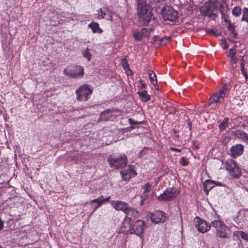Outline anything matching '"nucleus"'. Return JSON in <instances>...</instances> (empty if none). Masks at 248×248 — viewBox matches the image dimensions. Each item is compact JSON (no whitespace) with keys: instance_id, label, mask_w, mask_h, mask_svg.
<instances>
[{"instance_id":"1","label":"nucleus","mask_w":248,"mask_h":248,"mask_svg":"<svg viewBox=\"0 0 248 248\" xmlns=\"http://www.w3.org/2000/svg\"><path fill=\"white\" fill-rule=\"evenodd\" d=\"M139 21L142 25H148L153 18L152 8L146 0H136Z\"/></svg>"},{"instance_id":"2","label":"nucleus","mask_w":248,"mask_h":248,"mask_svg":"<svg viewBox=\"0 0 248 248\" xmlns=\"http://www.w3.org/2000/svg\"><path fill=\"white\" fill-rule=\"evenodd\" d=\"M211 220V225L216 229V235L220 238H229V227L225 223L221 221L219 216L216 213L212 214L208 217Z\"/></svg>"},{"instance_id":"3","label":"nucleus","mask_w":248,"mask_h":248,"mask_svg":"<svg viewBox=\"0 0 248 248\" xmlns=\"http://www.w3.org/2000/svg\"><path fill=\"white\" fill-rule=\"evenodd\" d=\"M93 92L92 87L85 84L79 86L75 91L76 99L78 102H85L89 100Z\"/></svg>"},{"instance_id":"4","label":"nucleus","mask_w":248,"mask_h":248,"mask_svg":"<svg viewBox=\"0 0 248 248\" xmlns=\"http://www.w3.org/2000/svg\"><path fill=\"white\" fill-rule=\"evenodd\" d=\"M228 85L224 83L209 98L208 104L210 105L212 104H220L222 103L224 99L228 92Z\"/></svg>"},{"instance_id":"5","label":"nucleus","mask_w":248,"mask_h":248,"mask_svg":"<svg viewBox=\"0 0 248 248\" xmlns=\"http://www.w3.org/2000/svg\"><path fill=\"white\" fill-rule=\"evenodd\" d=\"M107 161L111 168L118 169L125 166L127 164V158L124 154L121 155L112 154L108 156Z\"/></svg>"},{"instance_id":"6","label":"nucleus","mask_w":248,"mask_h":248,"mask_svg":"<svg viewBox=\"0 0 248 248\" xmlns=\"http://www.w3.org/2000/svg\"><path fill=\"white\" fill-rule=\"evenodd\" d=\"M63 74L69 78H78L84 76V70L81 65H69L64 69Z\"/></svg>"},{"instance_id":"7","label":"nucleus","mask_w":248,"mask_h":248,"mask_svg":"<svg viewBox=\"0 0 248 248\" xmlns=\"http://www.w3.org/2000/svg\"><path fill=\"white\" fill-rule=\"evenodd\" d=\"M226 169L230 175L233 178H237L241 175V169L237 163L232 159H228L225 164Z\"/></svg>"},{"instance_id":"8","label":"nucleus","mask_w":248,"mask_h":248,"mask_svg":"<svg viewBox=\"0 0 248 248\" xmlns=\"http://www.w3.org/2000/svg\"><path fill=\"white\" fill-rule=\"evenodd\" d=\"M217 8V6L215 3L211 0H209L204 3L200 10L202 15L212 18L213 16H215L214 12Z\"/></svg>"},{"instance_id":"9","label":"nucleus","mask_w":248,"mask_h":248,"mask_svg":"<svg viewBox=\"0 0 248 248\" xmlns=\"http://www.w3.org/2000/svg\"><path fill=\"white\" fill-rule=\"evenodd\" d=\"M179 193V192L174 187L167 188L157 199L160 201H170L176 198Z\"/></svg>"},{"instance_id":"10","label":"nucleus","mask_w":248,"mask_h":248,"mask_svg":"<svg viewBox=\"0 0 248 248\" xmlns=\"http://www.w3.org/2000/svg\"><path fill=\"white\" fill-rule=\"evenodd\" d=\"M162 15L164 20L174 21L178 18L177 11L169 6L163 8L162 10Z\"/></svg>"},{"instance_id":"11","label":"nucleus","mask_w":248,"mask_h":248,"mask_svg":"<svg viewBox=\"0 0 248 248\" xmlns=\"http://www.w3.org/2000/svg\"><path fill=\"white\" fill-rule=\"evenodd\" d=\"M145 226V223L144 221L138 220L133 223L132 227H130L129 230V233L130 234H135L138 236L141 237L143 233Z\"/></svg>"},{"instance_id":"12","label":"nucleus","mask_w":248,"mask_h":248,"mask_svg":"<svg viewBox=\"0 0 248 248\" xmlns=\"http://www.w3.org/2000/svg\"><path fill=\"white\" fill-rule=\"evenodd\" d=\"M150 217L153 222L157 224L164 222L166 220V216L164 212L157 210L151 213Z\"/></svg>"},{"instance_id":"13","label":"nucleus","mask_w":248,"mask_h":248,"mask_svg":"<svg viewBox=\"0 0 248 248\" xmlns=\"http://www.w3.org/2000/svg\"><path fill=\"white\" fill-rule=\"evenodd\" d=\"M195 220L197 222L195 226L199 232L204 233L210 230L212 226L211 223H207L206 221L201 219L199 217H196Z\"/></svg>"},{"instance_id":"14","label":"nucleus","mask_w":248,"mask_h":248,"mask_svg":"<svg viewBox=\"0 0 248 248\" xmlns=\"http://www.w3.org/2000/svg\"><path fill=\"white\" fill-rule=\"evenodd\" d=\"M110 199V196H108L106 198H104L102 195L96 199L91 200L90 202V205L91 208L93 209L92 213L96 211L104 202H108Z\"/></svg>"},{"instance_id":"15","label":"nucleus","mask_w":248,"mask_h":248,"mask_svg":"<svg viewBox=\"0 0 248 248\" xmlns=\"http://www.w3.org/2000/svg\"><path fill=\"white\" fill-rule=\"evenodd\" d=\"M110 203L113 208L116 210L121 211L124 214L129 207V205L127 202L121 201H111Z\"/></svg>"},{"instance_id":"16","label":"nucleus","mask_w":248,"mask_h":248,"mask_svg":"<svg viewBox=\"0 0 248 248\" xmlns=\"http://www.w3.org/2000/svg\"><path fill=\"white\" fill-rule=\"evenodd\" d=\"M244 150V146L241 144H237L232 146L230 149L231 155L233 158H236L241 155Z\"/></svg>"},{"instance_id":"17","label":"nucleus","mask_w":248,"mask_h":248,"mask_svg":"<svg viewBox=\"0 0 248 248\" xmlns=\"http://www.w3.org/2000/svg\"><path fill=\"white\" fill-rule=\"evenodd\" d=\"M122 179L124 181H128L132 177L137 175V172L132 166L121 171Z\"/></svg>"},{"instance_id":"18","label":"nucleus","mask_w":248,"mask_h":248,"mask_svg":"<svg viewBox=\"0 0 248 248\" xmlns=\"http://www.w3.org/2000/svg\"><path fill=\"white\" fill-rule=\"evenodd\" d=\"M232 135L235 136L236 138L240 139L248 144V134L244 131L237 129L232 131Z\"/></svg>"},{"instance_id":"19","label":"nucleus","mask_w":248,"mask_h":248,"mask_svg":"<svg viewBox=\"0 0 248 248\" xmlns=\"http://www.w3.org/2000/svg\"><path fill=\"white\" fill-rule=\"evenodd\" d=\"M125 214H126V217L129 218L131 221L132 219H134L137 217L139 216V213L136 209L129 206L127 208V210H126Z\"/></svg>"},{"instance_id":"20","label":"nucleus","mask_w":248,"mask_h":248,"mask_svg":"<svg viewBox=\"0 0 248 248\" xmlns=\"http://www.w3.org/2000/svg\"><path fill=\"white\" fill-rule=\"evenodd\" d=\"M149 30L150 29L142 28L140 31H135L133 34V37L137 41H140L143 35L149 32Z\"/></svg>"},{"instance_id":"21","label":"nucleus","mask_w":248,"mask_h":248,"mask_svg":"<svg viewBox=\"0 0 248 248\" xmlns=\"http://www.w3.org/2000/svg\"><path fill=\"white\" fill-rule=\"evenodd\" d=\"M111 111L110 109H108L100 113L99 120V121H108L111 117Z\"/></svg>"},{"instance_id":"22","label":"nucleus","mask_w":248,"mask_h":248,"mask_svg":"<svg viewBox=\"0 0 248 248\" xmlns=\"http://www.w3.org/2000/svg\"><path fill=\"white\" fill-rule=\"evenodd\" d=\"M88 27L92 29L93 33H98L101 34L103 32V30L99 27L98 23L92 22L88 25Z\"/></svg>"},{"instance_id":"23","label":"nucleus","mask_w":248,"mask_h":248,"mask_svg":"<svg viewBox=\"0 0 248 248\" xmlns=\"http://www.w3.org/2000/svg\"><path fill=\"white\" fill-rule=\"evenodd\" d=\"M138 94L143 102H146L151 99V96L148 94L147 91L146 90L141 92L139 91Z\"/></svg>"},{"instance_id":"24","label":"nucleus","mask_w":248,"mask_h":248,"mask_svg":"<svg viewBox=\"0 0 248 248\" xmlns=\"http://www.w3.org/2000/svg\"><path fill=\"white\" fill-rule=\"evenodd\" d=\"M147 73L149 77V80L151 84H156L157 80L156 76L155 73L152 70H148Z\"/></svg>"},{"instance_id":"25","label":"nucleus","mask_w":248,"mask_h":248,"mask_svg":"<svg viewBox=\"0 0 248 248\" xmlns=\"http://www.w3.org/2000/svg\"><path fill=\"white\" fill-rule=\"evenodd\" d=\"M229 119L228 118H225L218 125L219 129L220 131L226 130L229 125Z\"/></svg>"},{"instance_id":"26","label":"nucleus","mask_w":248,"mask_h":248,"mask_svg":"<svg viewBox=\"0 0 248 248\" xmlns=\"http://www.w3.org/2000/svg\"><path fill=\"white\" fill-rule=\"evenodd\" d=\"M220 9L219 12L221 15V18L223 20L225 23H227L231 21L230 19L229 16L226 14L225 13V11L223 9H221V8L223 7V5L222 4H220Z\"/></svg>"},{"instance_id":"27","label":"nucleus","mask_w":248,"mask_h":248,"mask_svg":"<svg viewBox=\"0 0 248 248\" xmlns=\"http://www.w3.org/2000/svg\"><path fill=\"white\" fill-rule=\"evenodd\" d=\"M241 8L239 6L234 7L232 11V15L235 17L239 16L241 15Z\"/></svg>"},{"instance_id":"28","label":"nucleus","mask_w":248,"mask_h":248,"mask_svg":"<svg viewBox=\"0 0 248 248\" xmlns=\"http://www.w3.org/2000/svg\"><path fill=\"white\" fill-rule=\"evenodd\" d=\"M240 66H241V73L245 77L246 80L247 81L248 79V75L247 73L245 68V63H244V61L243 59L241 60Z\"/></svg>"},{"instance_id":"29","label":"nucleus","mask_w":248,"mask_h":248,"mask_svg":"<svg viewBox=\"0 0 248 248\" xmlns=\"http://www.w3.org/2000/svg\"><path fill=\"white\" fill-rule=\"evenodd\" d=\"M241 21H246L248 23V8L245 7L243 10V16Z\"/></svg>"},{"instance_id":"30","label":"nucleus","mask_w":248,"mask_h":248,"mask_svg":"<svg viewBox=\"0 0 248 248\" xmlns=\"http://www.w3.org/2000/svg\"><path fill=\"white\" fill-rule=\"evenodd\" d=\"M90 48H86L82 51V55L84 58H86L89 61L91 60V54L90 52Z\"/></svg>"},{"instance_id":"31","label":"nucleus","mask_w":248,"mask_h":248,"mask_svg":"<svg viewBox=\"0 0 248 248\" xmlns=\"http://www.w3.org/2000/svg\"><path fill=\"white\" fill-rule=\"evenodd\" d=\"M82 158V155L80 154H77L76 155L70 156L69 158V161H75V163H78Z\"/></svg>"},{"instance_id":"32","label":"nucleus","mask_w":248,"mask_h":248,"mask_svg":"<svg viewBox=\"0 0 248 248\" xmlns=\"http://www.w3.org/2000/svg\"><path fill=\"white\" fill-rule=\"evenodd\" d=\"M128 122L131 125L129 128H128V131H131V130H133L136 128L135 126H134V124H141V122H137L135 121H134L131 118L128 119Z\"/></svg>"},{"instance_id":"33","label":"nucleus","mask_w":248,"mask_h":248,"mask_svg":"<svg viewBox=\"0 0 248 248\" xmlns=\"http://www.w3.org/2000/svg\"><path fill=\"white\" fill-rule=\"evenodd\" d=\"M179 163L181 166L185 167L188 165L189 161L186 157L183 156L180 158Z\"/></svg>"},{"instance_id":"34","label":"nucleus","mask_w":248,"mask_h":248,"mask_svg":"<svg viewBox=\"0 0 248 248\" xmlns=\"http://www.w3.org/2000/svg\"><path fill=\"white\" fill-rule=\"evenodd\" d=\"M97 16L99 18H104L107 14L105 11H103L101 8L97 11Z\"/></svg>"},{"instance_id":"35","label":"nucleus","mask_w":248,"mask_h":248,"mask_svg":"<svg viewBox=\"0 0 248 248\" xmlns=\"http://www.w3.org/2000/svg\"><path fill=\"white\" fill-rule=\"evenodd\" d=\"M207 32L209 34H212L215 36H218L221 34V33L216 29H212L208 30L207 31Z\"/></svg>"},{"instance_id":"36","label":"nucleus","mask_w":248,"mask_h":248,"mask_svg":"<svg viewBox=\"0 0 248 248\" xmlns=\"http://www.w3.org/2000/svg\"><path fill=\"white\" fill-rule=\"evenodd\" d=\"M226 23L228 24L227 29L230 31V32L233 31V30H235V26L232 23L231 21Z\"/></svg>"},{"instance_id":"37","label":"nucleus","mask_w":248,"mask_h":248,"mask_svg":"<svg viewBox=\"0 0 248 248\" xmlns=\"http://www.w3.org/2000/svg\"><path fill=\"white\" fill-rule=\"evenodd\" d=\"M239 232L240 233L241 237L248 242V234L243 231H240Z\"/></svg>"},{"instance_id":"38","label":"nucleus","mask_w":248,"mask_h":248,"mask_svg":"<svg viewBox=\"0 0 248 248\" xmlns=\"http://www.w3.org/2000/svg\"><path fill=\"white\" fill-rule=\"evenodd\" d=\"M151 188V185L149 184V183H147L145 184V185L143 186V188L144 189V192L147 193L150 191Z\"/></svg>"},{"instance_id":"39","label":"nucleus","mask_w":248,"mask_h":248,"mask_svg":"<svg viewBox=\"0 0 248 248\" xmlns=\"http://www.w3.org/2000/svg\"><path fill=\"white\" fill-rule=\"evenodd\" d=\"M149 148H144L143 149H142L140 153H139V158H141L144 155H145L146 154H147V152H146V150L149 149Z\"/></svg>"},{"instance_id":"40","label":"nucleus","mask_w":248,"mask_h":248,"mask_svg":"<svg viewBox=\"0 0 248 248\" xmlns=\"http://www.w3.org/2000/svg\"><path fill=\"white\" fill-rule=\"evenodd\" d=\"M122 64L123 67V68L124 69H126L128 68H129V66L128 63L127 62L126 60L125 59H124L122 60Z\"/></svg>"},{"instance_id":"41","label":"nucleus","mask_w":248,"mask_h":248,"mask_svg":"<svg viewBox=\"0 0 248 248\" xmlns=\"http://www.w3.org/2000/svg\"><path fill=\"white\" fill-rule=\"evenodd\" d=\"M170 40V37H166L165 38H162L160 40V43L161 44H166L168 43Z\"/></svg>"},{"instance_id":"42","label":"nucleus","mask_w":248,"mask_h":248,"mask_svg":"<svg viewBox=\"0 0 248 248\" xmlns=\"http://www.w3.org/2000/svg\"><path fill=\"white\" fill-rule=\"evenodd\" d=\"M206 185H210V184H216L217 186H221V183L220 182H217V183H216L215 181H213V180H208L206 181Z\"/></svg>"},{"instance_id":"43","label":"nucleus","mask_w":248,"mask_h":248,"mask_svg":"<svg viewBox=\"0 0 248 248\" xmlns=\"http://www.w3.org/2000/svg\"><path fill=\"white\" fill-rule=\"evenodd\" d=\"M230 62L232 64H234L237 62V58L235 55L230 56Z\"/></svg>"},{"instance_id":"44","label":"nucleus","mask_w":248,"mask_h":248,"mask_svg":"<svg viewBox=\"0 0 248 248\" xmlns=\"http://www.w3.org/2000/svg\"><path fill=\"white\" fill-rule=\"evenodd\" d=\"M229 56H234L236 54V50L234 47L230 49L229 51Z\"/></svg>"},{"instance_id":"45","label":"nucleus","mask_w":248,"mask_h":248,"mask_svg":"<svg viewBox=\"0 0 248 248\" xmlns=\"http://www.w3.org/2000/svg\"><path fill=\"white\" fill-rule=\"evenodd\" d=\"M221 46L223 49H226L228 48V46L227 45V42L225 40H223L221 41Z\"/></svg>"},{"instance_id":"46","label":"nucleus","mask_w":248,"mask_h":248,"mask_svg":"<svg viewBox=\"0 0 248 248\" xmlns=\"http://www.w3.org/2000/svg\"><path fill=\"white\" fill-rule=\"evenodd\" d=\"M170 150L172 151L177 152L178 153H180L182 151V150L180 149H178V148L172 147H170Z\"/></svg>"},{"instance_id":"47","label":"nucleus","mask_w":248,"mask_h":248,"mask_svg":"<svg viewBox=\"0 0 248 248\" xmlns=\"http://www.w3.org/2000/svg\"><path fill=\"white\" fill-rule=\"evenodd\" d=\"M230 33L231 34L233 38H236L237 37V33L235 31V30H234L233 31H232L231 32H230Z\"/></svg>"},{"instance_id":"48","label":"nucleus","mask_w":248,"mask_h":248,"mask_svg":"<svg viewBox=\"0 0 248 248\" xmlns=\"http://www.w3.org/2000/svg\"><path fill=\"white\" fill-rule=\"evenodd\" d=\"M239 232H240V231H234L233 233V236L238 237L239 235H240V233Z\"/></svg>"},{"instance_id":"49","label":"nucleus","mask_w":248,"mask_h":248,"mask_svg":"<svg viewBox=\"0 0 248 248\" xmlns=\"http://www.w3.org/2000/svg\"><path fill=\"white\" fill-rule=\"evenodd\" d=\"M153 85H154L155 88L156 90H159V87H158V84H157V81L156 82V83L155 84L154 83V84H153Z\"/></svg>"},{"instance_id":"50","label":"nucleus","mask_w":248,"mask_h":248,"mask_svg":"<svg viewBox=\"0 0 248 248\" xmlns=\"http://www.w3.org/2000/svg\"><path fill=\"white\" fill-rule=\"evenodd\" d=\"M3 228V222L0 219V230Z\"/></svg>"},{"instance_id":"51","label":"nucleus","mask_w":248,"mask_h":248,"mask_svg":"<svg viewBox=\"0 0 248 248\" xmlns=\"http://www.w3.org/2000/svg\"><path fill=\"white\" fill-rule=\"evenodd\" d=\"M140 85H141V88L143 89H144L147 87V85L145 82H144L143 83H142Z\"/></svg>"},{"instance_id":"52","label":"nucleus","mask_w":248,"mask_h":248,"mask_svg":"<svg viewBox=\"0 0 248 248\" xmlns=\"http://www.w3.org/2000/svg\"><path fill=\"white\" fill-rule=\"evenodd\" d=\"M139 82H140V85H141L142 83H143L144 82L143 81V80H142V79H140V80H139Z\"/></svg>"},{"instance_id":"53","label":"nucleus","mask_w":248,"mask_h":248,"mask_svg":"<svg viewBox=\"0 0 248 248\" xmlns=\"http://www.w3.org/2000/svg\"><path fill=\"white\" fill-rule=\"evenodd\" d=\"M143 202H144V200H141L140 201V205H142L143 204Z\"/></svg>"},{"instance_id":"54","label":"nucleus","mask_w":248,"mask_h":248,"mask_svg":"<svg viewBox=\"0 0 248 248\" xmlns=\"http://www.w3.org/2000/svg\"><path fill=\"white\" fill-rule=\"evenodd\" d=\"M244 212L246 213V212H248V209H246L244 210Z\"/></svg>"},{"instance_id":"55","label":"nucleus","mask_w":248,"mask_h":248,"mask_svg":"<svg viewBox=\"0 0 248 248\" xmlns=\"http://www.w3.org/2000/svg\"><path fill=\"white\" fill-rule=\"evenodd\" d=\"M226 8H227V11L229 10V8H228V5H226Z\"/></svg>"},{"instance_id":"56","label":"nucleus","mask_w":248,"mask_h":248,"mask_svg":"<svg viewBox=\"0 0 248 248\" xmlns=\"http://www.w3.org/2000/svg\"><path fill=\"white\" fill-rule=\"evenodd\" d=\"M138 128H141V129H143V126H140V127H138Z\"/></svg>"},{"instance_id":"57","label":"nucleus","mask_w":248,"mask_h":248,"mask_svg":"<svg viewBox=\"0 0 248 248\" xmlns=\"http://www.w3.org/2000/svg\"><path fill=\"white\" fill-rule=\"evenodd\" d=\"M213 187V186H210L209 187V189H211Z\"/></svg>"},{"instance_id":"58","label":"nucleus","mask_w":248,"mask_h":248,"mask_svg":"<svg viewBox=\"0 0 248 248\" xmlns=\"http://www.w3.org/2000/svg\"><path fill=\"white\" fill-rule=\"evenodd\" d=\"M0 248H2L0 246Z\"/></svg>"}]
</instances>
